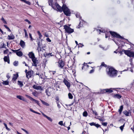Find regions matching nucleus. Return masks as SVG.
Instances as JSON below:
<instances>
[{
    "mask_svg": "<svg viewBox=\"0 0 134 134\" xmlns=\"http://www.w3.org/2000/svg\"><path fill=\"white\" fill-rule=\"evenodd\" d=\"M54 6L55 7L54 9L57 8L58 10L60 12H62V11H63L65 14L66 16H70V15L71 13L70 10L65 5L63 4L62 8L57 3H55Z\"/></svg>",
    "mask_w": 134,
    "mask_h": 134,
    "instance_id": "obj_1",
    "label": "nucleus"
},
{
    "mask_svg": "<svg viewBox=\"0 0 134 134\" xmlns=\"http://www.w3.org/2000/svg\"><path fill=\"white\" fill-rule=\"evenodd\" d=\"M117 71L112 67H110L107 69V74L110 77H113L117 75Z\"/></svg>",
    "mask_w": 134,
    "mask_h": 134,
    "instance_id": "obj_2",
    "label": "nucleus"
},
{
    "mask_svg": "<svg viewBox=\"0 0 134 134\" xmlns=\"http://www.w3.org/2000/svg\"><path fill=\"white\" fill-rule=\"evenodd\" d=\"M64 29H65V31L68 33L70 34L74 32V30L73 29L70 28L69 27L66 25H65L64 26Z\"/></svg>",
    "mask_w": 134,
    "mask_h": 134,
    "instance_id": "obj_3",
    "label": "nucleus"
},
{
    "mask_svg": "<svg viewBox=\"0 0 134 134\" xmlns=\"http://www.w3.org/2000/svg\"><path fill=\"white\" fill-rule=\"evenodd\" d=\"M125 54L128 56L131 57H134V53L133 52H130L129 51L123 50Z\"/></svg>",
    "mask_w": 134,
    "mask_h": 134,
    "instance_id": "obj_4",
    "label": "nucleus"
},
{
    "mask_svg": "<svg viewBox=\"0 0 134 134\" xmlns=\"http://www.w3.org/2000/svg\"><path fill=\"white\" fill-rule=\"evenodd\" d=\"M20 49L17 50H14L13 49H11V50L13 52L15 53L17 56L19 57H21L23 55V53L21 51H19Z\"/></svg>",
    "mask_w": 134,
    "mask_h": 134,
    "instance_id": "obj_5",
    "label": "nucleus"
},
{
    "mask_svg": "<svg viewBox=\"0 0 134 134\" xmlns=\"http://www.w3.org/2000/svg\"><path fill=\"white\" fill-rule=\"evenodd\" d=\"M110 32L111 34L112 35V36H113V37H115L118 38H122V37H121L120 35H119V34H117L115 32L110 31Z\"/></svg>",
    "mask_w": 134,
    "mask_h": 134,
    "instance_id": "obj_6",
    "label": "nucleus"
},
{
    "mask_svg": "<svg viewBox=\"0 0 134 134\" xmlns=\"http://www.w3.org/2000/svg\"><path fill=\"white\" fill-rule=\"evenodd\" d=\"M33 74V72L32 71H29L26 73V77L29 79L32 76Z\"/></svg>",
    "mask_w": 134,
    "mask_h": 134,
    "instance_id": "obj_7",
    "label": "nucleus"
},
{
    "mask_svg": "<svg viewBox=\"0 0 134 134\" xmlns=\"http://www.w3.org/2000/svg\"><path fill=\"white\" fill-rule=\"evenodd\" d=\"M32 60L33 63L32 65L36 67L37 66V64H38V61L36 57L33 59Z\"/></svg>",
    "mask_w": 134,
    "mask_h": 134,
    "instance_id": "obj_8",
    "label": "nucleus"
},
{
    "mask_svg": "<svg viewBox=\"0 0 134 134\" xmlns=\"http://www.w3.org/2000/svg\"><path fill=\"white\" fill-rule=\"evenodd\" d=\"M63 82L64 83L65 85L67 87L68 89H69L70 87V82H69L67 81L65 79H64V80Z\"/></svg>",
    "mask_w": 134,
    "mask_h": 134,
    "instance_id": "obj_9",
    "label": "nucleus"
},
{
    "mask_svg": "<svg viewBox=\"0 0 134 134\" xmlns=\"http://www.w3.org/2000/svg\"><path fill=\"white\" fill-rule=\"evenodd\" d=\"M33 87L36 90H42V88L40 86L35 85L33 86Z\"/></svg>",
    "mask_w": 134,
    "mask_h": 134,
    "instance_id": "obj_10",
    "label": "nucleus"
},
{
    "mask_svg": "<svg viewBox=\"0 0 134 134\" xmlns=\"http://www.w3.org/2000/svg\"><path fill=\"white\" fill-rule=\"evenodd\" d=\"M53 0H49L48 1V3L49 5H51L53 9H55V8L54 6L55 4H54L53 3Z\"/></svg>",
    "mask_w": 134,
    "mask_h": 134,
    "instance_id": "obj_11",
    "label": "nucleus"
},
{
    "mask_svg": "<svg viewBox=\"0 0 134 134\" xmlns=\"http://www.w3.org/2000/svg\"><path fill=\"white\" fill-rule=\"evenodd\" d=\"M28 55L30 58H31L32 60L35 58L34 54L32 52H29L28 54Z\"/></svg>",
    "mask_w": 134,
    "mask_h": 134,
    "instance_id": "obj_12",
    "label": "nucleus"
},
{
    "mask_svg": "<svg viewBox=\"0 0 134 134\" xmlns=\"http://www.w3.org/2000/svg\"><path fill=\"white\" fill-rule=\"evenodd\" d=\"M13 76L12 78V80L13 81H15L18 77V73H17L16 74H13Z\"/></svg>",
    "mask_w": 134,
    "mask_h": 134,
    "instance_id": "obj_13",
    "label": "nucleus"
},
{
    "mask_svg": "<svg viewBox=\"0 0 134 134\" xmlns=\"http://www.w3.org/2000/svg\"><path fill=\"white\" fill-rule=\"evenodd\" d=\"M4 59L5 62H7L8 64L9 63L10 61L9 55H8L7 56H5L4 58Z\"/></svg>",
    "mask_w": 134,
    "mask_h": 134,
    "instance_id": "obj_14",
    "label": "nucleus"
},
{
    "mask_svg": "<svg viewBox=\"0 0 134 134\" xmlns=\"http://www.w3.org/2000/svg\"><path fill=\"white\" fill-rule=\"evenodd\" d=\"M58 66L61 68H62L64 65V63L63 61H60L58 62Z\"/></svg>",
    "mask_w": 134,
    "mask_h": 134,
    "instance_id": "obj_15",
    "label": "nucleus"
},
{
    "mask_svg": "<svg viewBox=\"0 0 134 134\" xmlns=\"http://www.w3.org/2000/svg\"><path fill=\"white\" fill-rule=\"evenodd\" d=\"M45 92L46 93V95L48 96H51V91L49 89H46L45 91Z\"/></svg>",
    "mask_w": 134,
    "mask_h": 134,
    "instance_id": "obj_16",
    "label": "nucleus"
},
{
    "mask_svg": "<svg viewBox=\"0 0 134 134\" xmlns=\"http://www.w3.org/2000/svg\"><path fill=\"white\" fill-rule=\"evenodd\" d=\"M20 44L22 48H24L25 45V43L24 41L21 40L20 42Z\"/></svg>",
    "mask_w": 134,
    "mask_h": 134,
    "instance_id": "obj_17",
    "label": "nucleus"
},
{
    "mask_svg": "<svg viewBox=\"0 0 134 134\" xmlns=\"http://www.w3.org/2000/svg\"><path fill=\"white\" fill-rule=\"evenodd\" d=\"M51 53H46L44 54V56L46 58H48L52 56Z\"/></svg>",
    "mask_w": 134,
    "mask_h": 134,
    "instance_id": "obj_18",
    "label": "nucleus"
},
{
    "mask_svg": "<svg viewBox=\"0 0 134 134\" xmlns=\"http://www.w3.org/2000/svg\"><path fill=\"white\" fill-rule=\"evenodd\" d=\"M8 39L9 40H13L14 38V36L12 34H10V35H8Z\"/></svg>",
    "mask_w": 134,
    "mask_h": 134,
    "instance_id": "obj_19",
    "label": "nucleus"
},
{
    "mask_svg": "<svg viewBox=\"0 0 134 134\" xmlns=\"http://www.w3.org/2000/svg\"><path fill=\"white\" fill-rule=\"evenodd\" d=\"M42 115L45 117L48 120L52 122V120L49 117H48L46 115L44 114L43 113H42Z\"/></svg>",
    "mask_w": 134,
    "mask_h": 134,
    "instance_id": "obj_20",
    "label": "nucleus"
},
{
    "mask_svg": "<svg viewBox=\"0 0 134 134\" xmlns=\"http://www.w3.org/2000/svg\"><path fill=\"white\" fill-rule=\"evenodd\" d=\"M16 97L18 98L20 100L25 101V99L22 96H20V95L17 96H16Z\"/></svg>",
    "mask_w": 134,
    "mask_h": 134,
    "instance_id": "obj_21",
    "label": "nucleus"
},
{
    "mask_svg": "<svg viewBox=\"0 0 134 134\" xmlns=\"http://www.w3.org/2000/svg\"><path fill=\"white\" fill-rule=\"evenodd\" d=\"M123 113L124 114H125L126 116H129L130 114L128 111L127 110H125L123 112Z\"/></svg>",
    "mask_w": 134,
    "mask_h": 134,
    "instance_id": "obj_22",
    "label": "nucleus"
},
{
    "mask_svg": "<svg viewBox=\"0 0 134 134\" xmlns=\"http://www.w3.org/2000/svg\"><path fill=\"white\" fill-rule=\"evenodd\" d=\"M31 100L32 101L34 102L37 103L38 105H39L40 103H39V101L37 100H35L33 98H32L31 99Z\"/></svg>",
    "mask_w": 134,
    "mask_h": 134,
    "instance_id": "obj_23",
    "label": "nucleus"
},
{
    "mask_svg": "<svg viewBox=\"0 0 134 134\" xmlns=\"http://www.w3.org/2000/svg\"><path fill=\"white\" fill-rule=\"evenodd\" d=\"M123 106L122 105L121 106L120 108L119 109V113L120 114H121V112L123 110Z\"/></svg>",
    "mask_w": 134,
    "mask_h": 134,
    "instance_id": "obj_24",
    "label": "nucleus"
},
{
    "mask_svg": "<svg viewBox=\"0 0 134 134\" xmlns=\"http://www.w3.org/2000/svg\"><path fill=\"white\" fill-rule=\"evenodd\" d=\"M41 100V102H42V104H44L45 105H46V106H48L49 105V104L47 103L44 101L41 100Z\"/></svg>",
    "mask_w": 134,
    "mask_h": 134,
    "instance_id": "obj_25",
    "label": "nucleus"
},
{
    "mask_svg": "<svg viewBox=\"0 0 134 134\" xmlns=\"http://www.w3.org/2000/svg\"><path fill=\"white\" fill-rule=\"evenodd\" d=\"M18 84L21 87L23 86V82L21 81H18Z\"/></svg>",
    "mask_w": 134,
    "mask_h": 134,
    "instance_id": "obj_26",
    "label": "nucleus"
},
{
    "mask_svg": "<svg viewBox=\"0 0 134 134\" xmlns=\"http://www.w3.org/2000/svg\"><path fill=\"white\" fill-rule=\"evenodd\" d=\"M104 90L107 92L111 93L112 92V90L111 89H105Z\"/></svg>",
    "mask_w": 134,
    "mask_h": 134,
    "instance_id": "obj_27",
    "label": "nucleus"
},
{
    "mask_svg": "<svg viewBox=\"0 0 134 134\" xmlns=\"http://www.w3.org/2000/svg\"><path fill=\"white\" fill-rule=\"evenodd\" d=\"M3 82H2V83L4 85H8L9 84V81H8V80H7L6 81H3Z\"/></svg>",
    "mask_w": 134,
    "mask_h": 134,
    "instance_id": "obj_28",
    "label": "nucleus"
},
{
    "mask_svg": "<svg viewBox=\"0 0 134 134\" xmlns=\"http://www.w3.org/2000/svg\"><path fill=\"white\" fill-rule=\"evenodd\" d=\"M37 50L38 51V52H39V51H41V48L39 44V43H38V46L37 49Z\"/></svg>",
    "mask_w": 134,
    "mask_h": 134,
    "instance_id": "obj_29",
    "label": "nucleus"
},
{
    "mask_svg": "<svg viewBox=\"0 0 134 134\" xmlns=\"http://www.w3.org/2000/svg\"><path fill=\"white\" fill-rule=\"evenodd\" d=\"M29 109H30V111H31L34 113H36V114H39V115L40 114V113L34 111V110H33L31 108H30Z\"/></svg>",
    "mask_w": 134,
    "mask_h": 134,
    "instance_id": "obj_30",
    "label": "nucleus"
},
{
    "mask_svg": "<svg viewBox=\"0 0 134 134\" xmlns=\"http://www.w3.org/2000/svg\"><path fill=\"white\" fill-rule=\"evenodd\" d=\"M24 31L25 34V38H28V35H27V31H26V30L25 29H24Z\"/></svg>",
    "mask_w": 134,
    "mask_h": 134,
    "instance_id": "obj_31",
    "label": "nucleus"
},
{
    "mask_svg": "<svg viewBox=\"0 0 134 134\" xmlns=\"http://www.w3.org/2000/svg\"><path fill=\"white\" fill-rule=\"evenodd\" d=\"M69 98V99H72L73 98V96L70 93H69L68 94Z\"/></svg>",
    "mask_w": 134,
    "mask_h": 134,
    "instance_id": "obj_32",
    "label": "nucleus"
},
{
    "mask_svg": "<svg viewBox=\"0 0 134 134\" xmlns=\"http://www.w3.org/2000/svg\"><path fill=\"white\" fill-rule=\"evenodd\" d=\"M1 20L3 21V22L5 24H7V22L5 20L4 18L3 17H2L1 19Z\"/></svg>",
    "mask_w": 134,
    "mask_h": 134,
    "instance_id": "obj_33",
    "label": "nucleus"
},
{
    "mask_svg": "<svg viewBox=\"0 0 134 134\" xmlns=\"http://www.w3.org/2000/svg\"><path fill=\"white\" fill-rule=\"evenodd\" d=\"M83 116L85 117H86L87 115V111H85L83 113Z\"/></svg>",
    "mask_w": 134,
    "mask_h": 134,
    "instance_id": "obj_34",
    "label": "nucleus"
},
{
    "mask_svg": "<svg viewBox=\"0 0 134 134\" xmlns=\"http://www.w3.org/2000/svg\"><path fill=\"white\" fill-rule=\"evenodd\" d=\"M37 33L39 36V38H41L42 37V35H41V33H40V31H37Z\"/></svg>",
    "mask_w": 134,
    "mask_h": 134,
    "instance_id": "obj_35",
    "label": "nucleus"
},
{
    "mask_svg": "<svg viewBox=\"0 0 134 134\" xmlns=\"http://www.w3.org/2000/svg\"><path fill=\"white\" fill-rule=\"evenodd\" d=\"M3 124H4V125L5 126V128L7 130H8V131L10 130V129L8 128V127L7 125L5 123H3Z\"/></svg>",
    "mask_w": 134,
    "mask_h": 134,
    "instance_id": "obj_36",
    "label": "nucleus"
},
{
    "mask_svg": "<svg viewBox=\"0 0 134 134\" xmlns=\"http://www.w3.org/2000/svg\"><path fill=\"white\" fill-rule=\"evenodd\" d=\"M58 124L61 126L63 125L64 126H65V124L64 123V124H63V121H59L58 123Z\"/></svg>",
    "mask_w": 134,
    "mask_h": 134,
    "instance_id": "obj_37",
    "label": "nucleus"
},
{
    "mask_svg": "<svg viewBox=\"0 0 134 134\" xmlns=\"http://www.w3.org/2000/svg\"><path fill=\"white\" fill-rule=\"evenodd\" d=\"M13 65L15 66H17L18 65V61H15L13 63Z\"/></svg>",
    "mask_w": 134,
    "mask_h": 134,
    "instance_id": "obj_38",
    "label": "nucleus"
},
{
    "mask_svg": "<svg viewBox=\"0 0 134 134\" xmlns=\"http://www.w3.org/2000/svg\"><path fill=\"white\" fill-rule=\"evenodd\" d=\"M56 90L58 91L60 90V87L59 85H56L55 86Z\"/></svg>",
    "mask_w": 134,
    "mask_h": 134,
    "instance_id": "obj_39",
    "label": "nucleus"
},
{
    "mask_svg": "<svg viewBox=\"0 0 134 134\" xmlns=\"http://www.w3.org/2000/svg\"><path fill=\"white\" fill-rule=\"evenodd\" d=\"M125 124L122 125L120 127V128L122 131L124 127V126Z\"/></svg>",
    "mask_w": 134,
    "mask_h": 134,
    "instance_id": "obj_40",
    "label": "nucleus"
},
{
    "mask_svg": "<svg viewBox=\"0 0 134 134\" xmlns=\"http://www.w3.org/2000/svg\"><path fill=\"white\" fill-rule=\"evenodd\" d=\"M25 96L27 98H28L31 100L32 98L31 97H30L29 96L27 95V94L25 95Z\"/></svg>",
    "mask_w": 134,
    "mask_h": 134,
    "instance_id": "obj_41",
    "label": "nucleus"
},
{
    "mask_svg": "<svg viewBox=\"0 0 134 134\" xmlns=\"http://www.w3.org/2000/svg\"><path fill=\"white\" fill-rule=\"evenodd\" d=\"M21 130H22L23 131H24L26 134H29V133L26 130H25L21 128Z\"/></svg>",
    "mask_w": 134,
    "mask_h": 134,
    "instance_id": "obj_42",
    "label": "nucleus"
},
{
    "mask_svg": "<svg viewBox=\"0 0 134 134\" xmlns=\"http://www.w3.org/2000/svg\"><path fill=\"white\" fill-rule=\"evenodd\" d=\"M21 130H22L23 131H24L26 134H29V133L26 130H25L21 128Z\"/></svg>",
    "mask_w": 134,
    "mask_h": 134,
    "instance_id": "obj_43",
    "label": "nucleus"
},
{
    "mask_svg": "<svg viewBox=\"0 0 134 134\" xmlns=\"http://www.w3.org/2000/svg\"><path fill=\"white\" fill-rule=\"evenodd\" d=\"M116 96L117 98L119 99L121 98V96L119 94H116Z\"/></svg>",
    "mask_w": 134,
    "mask_h": 134,
    "instance_id": "obj_44",
    "label": "nucleus"
},
{
    "mask_svg": "<svg viewBox=\"0 0 134 134\" xmlns=\"http://www.w3.org/2000/svg\"><path fill=\"white\" fill-rule=\"evenodd\" d=\"M102 124L104 126H107V122H102Z\"/></svg>",
    "mask_w": 134,
    "mask_h": 134,
    "instance_id": "obj_45",
    "label": "nucleus"
},
{
    "mask_svg": "<svg viewBox=\"0 0 134 134\" xmlns=\"http://www.w3.org/2000/svg\"><path fill=\"white\" fill-rule=\"evenodd\" d=\"M24 2L28 4L29 5H30L31 4V3L30 2L28 1H27L26 0H25V1Z\"/></svg>",
    "mask_w": 134,
    "mask_h": 134,
    "instance_id": "obj_46",
    "label": "nucleus"
},
{
    "mask_svg": "<svg viewBox=\"0 0 134 134\" xmlns=\"http://www.w3.org/2000/svg\"><path fill=\"white\" fill-rule=\"evenodd\" d=\"M95 123H94V122H91V123H90L89 124L91 125V126H95Z\"/></svg>",
    "mask_w": 134,
    "mask_h": 134,
    "instance_id": "obj_47",
    "label": "nucleus"
},
{
    "mask_svg": "<svg viewBox=\"0 0 134 134\" xmlns=\"http://www.w3.org/2000/svg\"><path fill=\"white\" fill-rule=\"evenodd\" d=\"M44 35L46 37H47L49 36L47 32H45L44 34Z\"/></svg>",
    "mask_w": 134,
    "mask_h": 134,
    "instance_id": "obj_48",
    "label": "nucleus"
},
{
    "mask_svg": "<svg viewBox=\"0 0 134 134\" xmlns=\"http://www.w3.org/2000/svg\"><path fill=\"white\" fill-rule=\"evenodd\" d=\"M83 46V45L82 44L80 43L78 44V47H82V46Z\"/></svg>",
    "mask_w": 134,
    "mask_h": 134,
    "instance_id": "obj_49",
    "label": "nucleus"
},
{
    "mask_svg": "<svg viewBox=\"0 0 134 134\" xmlns=\"http://www.w3.org/2000/svg\"><path fill=\"white\" fill-rule=\"evenodd\" d=\"M95 126L97 128H98L99 127H100V125L98 124H95Z\"/></svg>",
    "mask_w": 134,
    "mask_h": 134,
    "instance_id": "obj_50",
    "label": "nucleus"
},
{
    "mask_svg": "<svg viewBox=\"0 0 134 134\" xmlns=\"http://www.w3.org/2000/svg\"><path fill=\"white\" fill-rule=\"evenodd\" d=\"M25 21L28 23L29 24H31V22L29 21L28 19H26L25 20Z\"/></svg>",
    "mask_w": 134,
    "mask_h": 134,
    "instance_id": "obj_51",
    "label": "nucleus"
},
{
    "mask_svg": "<svg viewBox=\"0 0 134 134\" xmlns=\"http://www.w3.org/2000/svg\"><path fill=\"white\" fill-rule=\"evenodd\" d=\"M8 52V49H7L4 51V54L7 53Z\"/></svg>",
    "mask_w": 134,
    "mask_h": 134,
    "instance_id": "obj_52",
    "label": "nucleus"
},
{
    "mask_svg": "<svg viewBox=\"0 0 134 134\" xmlns=\"http://www.w3.org/2000/svg\"><path fill=\"white\" fill-rule=\"evenodd\" d=\"M97 31L98 32V31H99L100 32H102L105 33V31L104 30H102V31L101 30H97Z\"/></svg>",
    "mask_w": 134,
    "mask_h": 134,
    "instance_id": "obj_53",
    "label": "nucleus"
},
{
    "mask_svg": "<svg viewBox=\"0 0 134 134\" xmlns=\"http://www.w3.org/2000/svg\"><path fill=\"white\" fill-rule=\"evenodd\" d=\"M76 17L79 18V17H80V19H81V18L79 14V13H77L76 14Z\"/></svg>",
    "mask_w": 134,
    "mask_h": 134,
    "instance_id": "obj_54",
    "label": "nucleus"
},
{
    "mask_svg": "<svg viewBox=\"0 0 134 134\" xmlns=\"http://www.w3.org/2000/svg\"><path fill=\"white\" fill-rule=\"evenodd\" d=\"M57 104L58 107L59 108H60L61 107H60V104L58 102H57Z\"/></svg>",
    "mask_w": 134,
    "mask_h": 134,
    "instance_id": "obj_55",
    "label": "nucleus"
},
{
    "mask_svg": "<svg viewBox=\"0 0 134 134\" xmlns=\"http://www.w3.org/2000/svg\"><path fill=\"white\" fill-rule=\"evenodd\" d=\"M29 35L30 36V38H31V40L32 41L33 40L32 38V37L31 34L30 33L29 34Z\"/></svg>",
    "mask_w": 134,
    "mask_h": 134,
    "instance_id": "obj_56",
    "label": "nucleus"
},
{
    "mask_svg": "<svg viewBox=\"0 0 134 134\" xmlns=\"http://www.w3.org/2000/svg\"><path fill=\"white\" fill-rule=\"evenodd\" d=\"M46 40L47 41L49 42H51V40L49 38H47L46 39Z\"/></svg>",
    "mask_w": 134,
    "mask_h": 134,
    "instance_id": "obj_57",
    "label": "nucleus"
},
{
    "mask_svg": "<svg viewBox=\"0 0 134 134\" xmlns=\"http://www.w3.org/2000/svg\"><path fill=\"white\" fill-rule=\"evenodd\" d=\"M50 72H52L53 75H54L56 72L55 71H49Z\"/></svg>",
    "mask_w": 134,
    "mask_h": 134,
    "instance_id": "obj_58",
    "label": "nucleus"
},
{
    "mask_svg": "<svg viewBox=\"0 0 134 134\" xmlns=\"http://www.w3.org/2000/svg\"><path fill=\"white\" fill-rule=\"evenodd\" d=\"M101 66H104L105 67L106 66V65L104 64V63H102L101 64Z\"/></svg>",
    "mask_w": 134,
    "mask_h": 134,
    "instance_id": "obj_59",
    "label": "nucleus"
},
{
    "mask_svg": "<svg viewBox=\"0 0 134 134\" xmlns=\"http://www.w3.org/2000/svg\"><path fill=\"white\" fill-rule=\"evenodd\" d=\"M94 70L92 69L90 70V72H89V73L90 74L94 72Z\"/></svg>",
    "mask_w": 134,
    "mask_h": 134,
    "instance_id": "obj_60",
    "label": "nucleus"
},
{
    "mask_svg": "<svg viewBox=\"0 0 134 134\" xmlns=\"http://www.w3.org/2000/svg\"><path fill=\"white\" fill-rule=\"evenodd\" d=\"M7 77L8 79H9L10 78V76L9 75V74H8L6 76Z\"/></svg>",
    "mask_w": 134,
    "mask_h": 134,
    "instance_id": "obj_61",
    "label": "nucleus"
},
{
    "mask_svg": "<svg viewBox=\"0 0 134 134\" xmlns=\"http://www.w3.org/2000/svg\"><path fill=\"white\" fill-rule=\"evenodd\" d=\"M4 26L7 29L9 28L6 25H4Z\"/></svg>",
    "mask_w": 134,
    "mask_h": 134,
    "instance_id": "obj_62",
    "label": "nucleus"
},
{
    "mask_svg": "<svg viewBox=\"0 0 134 134\" xmlns=\"http://www.w3.org/2000/svg\"><path fill=\"white\" fill-rule=\"evenodd\" d=\"M4 26L7 29L9 28L6 25H4Z\"/></svg>",
    "mask_w": 134,
    "mask_h": 134,
    "instance_id": "obj_63",
    "label": "nucleus"
},
{
    "mask_svg": "<svg viewBox=\"0 0 134 134\" xmlns=\"http://www.w3.org/2000/svg\"><path fill=\"white\" fill-rule=\"evenodd\" d=\"M4 26L7 29L9 28L6 25H4Z\"/></svg>",
    "mask_w": 134,
    "mask_h": 134,
    "instance_id": "obj_64",
    "label": "nucleus"
}]
</instances>
